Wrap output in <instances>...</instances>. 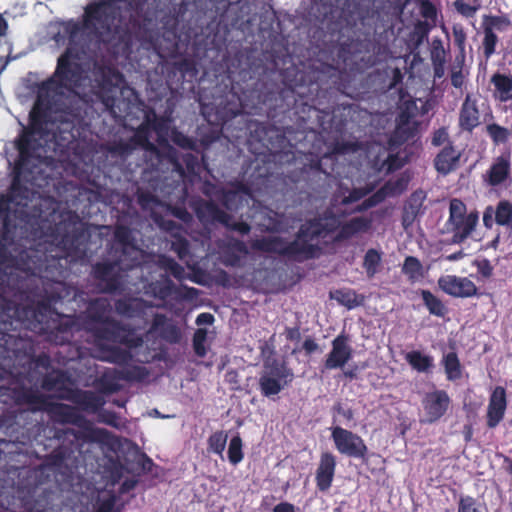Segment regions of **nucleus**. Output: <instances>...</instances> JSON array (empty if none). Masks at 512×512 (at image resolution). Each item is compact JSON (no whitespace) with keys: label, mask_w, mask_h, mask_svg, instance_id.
<instances>
[{"label":"nucleus","mask_w":512,"mask_h":512,"mask_svg":"<svg viewBox=\"0 0 512 512\" xmlns=\"http://www.w3.org/2000/svg\"><path fill=\"white\" fill-rule=\"evenodd\" d=\"M2 396L9 397L18 406L28 405L32 412H50L62 424L82 426L85 423L84 416L74 406L51 402L48 396L23 384L0 387V397Z\"/></svg>","instance_id":"7"},{"label":"nucleus","mask_w":512,"mask_h":512,"mask_svg":"<svg viewBox=\"0 0 512 512\" xmlns=\"http://www.w3.org/2000/svg\"><path fill=\"white\" fill-rule=\"evenodd\" d=\"M405 360L418 373H430L434 367L433 357L418 350L408 352Z\"/></svg>","instance_id":"39"},{"label":"nucleus","mask_w":512,"mask_h":512,"mask_svg":"<svg viewBox=\"0 0 512 512\" xmlns=\"http://www.w3.org/2000/svg\"><path fill=\"white\" fill-rule=\"evenodd\" d=\"M371 226L372 219L364 216L351 218L345 223L340 222L339 231L334 236L333 241L335 243L346 241L357 234L368 232Z\"/></svg>","instance_id":"27"},{"label":"nucleus","mask_w":512,"mask_h":512,"mask_svg":"<svg viewBox=\"0 0 512 512\" xmlns=\"http://www.w3.org/2000/svg\"><path fill=\"white\" fill-rule=\"evenodd\" d=\"M227 435L222 431L213 433L208 439L209 450L216 454H221L225 449Z\"/></svg>","instance_id":"62"},{"label":"nucleus","mask_w":512,"mask_h":512,"mask_svg":"<svg viewBox=\"0 0 512 512\" xmlns=\"http://www.w3.org/2000/svg\"><path fill=\"white\" fill-rule=\"evenodd\" d=\"M190 207L199 222L204 226L223 225L232 219V215L221 209L213 200H205L198 197L191 201Z\"/></svg>","instance_id":"14"},{"label":"nucleus","mask_w":512,"mask_h":512,"mask_svg":"<svg viewBox=\"0 0 512 512\" xmlns=\"http://www.w3.org/2000/svg\"><path fill=\"white\" fill-rule=\"evenodd\" d=\"M98 96L108 111L115 114L116 108L121 111L126 95L135 96L134 89L127 85L124 75L112 67H103L99 71Z\"/></svg>","instance_id":"8"},{"label":"nucleus","mask_w":512,"mask_h":512,"mask_svg":"<svg viewBox=\"0 0 512 512\" xmlns=\"http://www.w3.org/2000/svg\"><path fill=\"white\" fill-rule=\"evenodd\" d=\"M507 408L506 389L502 386H496L492 391L486 413V425L493 429L497 427L505 416Z\"/></svg>","instance_id":"20"},{"label":"nucleus","mask_w":512,"mask_h":512,"mask_svg":"<svg viewBox=\"0 0 512 512\" xmlns=\"http://www.w3.org/2000/svg\"><path fill=\"white\" fill-rule=\"evenodd\" d=\"M242 439L239 435L234 436L229 443L228 459L231 464L237 465L243 460Z\"/></svg>","instance_id":"56"},{"label":"nucleus","mask_w":512,"mask_h":512,"mask_svg":"<svg viewBox=\"0 0 512 512\" xmlns=\"http://www.w3.org/2000/svg\"><path fill=\"white\" fill-rule=\"evenodd\" d=\"M336 456L331 452H323L315 473L316 487L321 492L328 491L333 483L336 472Z\"/></svg>","instance_id":"21"},{"label":"nucleus","mask_w":512,"mask_h":512,"mask_svg":"<svg viewBox=\"0 0 512 512\" xmlns=\"http://www.w3.org/2000/svg\"><path fill=\"white\" fill-rule=\"evenodd\" d=\"M402 272L411 282H415L424 276L423 265L415 256H407L404 259Z\"/></svg>","instance_id":"45"},{"label":"nucleus","mask_w":512,"mask_h":512,"mask_svg":"<svg viewBox=\"0 0 512 512\" xmlns=\"http://www.w3.org/2000/svg\"><path fill=\"white\" fill-rule=\"evenodd\" d=\"M149 288L153 296L160 300H166L177 291L173 281L168 276H163L161 279L151 282Z\"/></svg>","instance_id":"42"},{"label":"nucleus","mask_w":512,"mask_h":512,"mask_svg":"<svg viewBox=\"0 0 512 512\" xmlns=\"http://www.w3.org/2000/svg\"><path fill=\"white\" fill-rule=\"evenodd\" d=\"M461 153L455 149L451 142L443 147L434 159L436 171L446 176L455 171L460 165Z\"/></svg>","instance_id":"26"},{"label":"nucleus","mask_w":512,"mask_h":512,"mask_svg":"<svg viewBox=\"0 0 512 512\" xmlns=\"http://www.w3.org/2000/svg\"><path fill=\"white\" fill-rule=\"evenodd\" d=\"M106 149L108 153L113 157L127 158L135 150L134 146L130 143V140L118 139L107 143Z\"/></svg>","instance_id":"49"},{"label":"nucleus","mask_w":512,"mask_h":512,"mask_svg":"<svg viewBox=\"0 0 512 512\" xmlns=\"http://www.w3.org/2000/svg\"><path fill=\"white\" fill-rule=\"evenodd\" d=\"M452 34L455 46L458 48L460 54L464 58L467 34L461 24H454L452 26Z\"/></svg>","instance_id":"60"},{"label":"nucleus","mask_w":512,"mask_h":512,"mask_svg":"<svg viewBox=\"0 0 512 512\" xmlns=\"http://www.w3.org/2000/svg\"><path fill=\"white\" fill-rule=\"evenodd\" d=\"M381 261L382 256L378 250L370 248L366 251L362 266L368 278H373L380 271Z\"/></svg>","instance_id":"44"},{"label":"nucleus","mask_w":512,"mask_h":512,"mask_svg":"<svg viewBox=\"0 0 512 512\" xmlns=\"http://www.w3.org/2000/svg\"><path fill=\"white\" fill-rule=\"evenodd\" d=\"M486 131L494 145L505 144L512 137V131L497 123L486 126Z\"/></svg>","instance_id":"50"},{"label":"nucleus","mask_w":512,"mask_h":512,"mask_svg":"<svg viewBox=\"0 0 512 512\" xmlns=\"http://www.w3.org/2000/svg\"><path fill=\"white\" fill-rule=\"evenodd\" d=\"M331 438L340 454L360 460L367 459L368 447L358 434L336 426L331 430Z\"/></svg>","instance_id":"11"},{"label":"nucleus","mask_w":512,"mask_h":512,"mask_svg":"<svg viewBox=\"0 0 512 512\" xmlns=\"http://www.w3.org/2000/svg\"><path fill=\"white\" fill-rule=\"evenodd\" d=\"M151 130L149 129V120L144 119L143 122L134 129V134L129 138L130 143L134 146V150L141 148L147 152L157 153V146L150 141Z\"/></svg>","instance_id":"32"},{"label":"nucleus","mask_w":512,"mask_h":512,"mask_svg":"<svg viewBox=\"0 0 512 512\" xmlns=\"http://www.w3.org/2000/svg\"><path fill=\"white\" fill-rule=\"evenodd\" d=\"M26 416L27 411L20 409H7L0 414V433L5 436L0 444L26 446L32 442L33 425Z\"/></svg>","instance_id":"9"},{"label":"nucleus","mask_w":512,"mask_h":512,"mask_svg":"<svg viewBox=\"0 0 512 512\" xmlns=\"http://www.w3.org/2000/svg\"><path fill=\"white\" fill-rule=\"evenodd\" d=\"M114 20V10L104 2L92 3L85 8L83 23L89 30L109 31Z\"/></svg>","instance_id":"15"},{"label":"nucleus","mask_w":512,"mask_h":512,"mask_svg":"<svg viewBox=\"0 0 512 512\" xmlns=\"http://www.w3.org/2000/svg\"><path fill=\"white\" fill-rule=\"evenodd\" d=\"M207 339V331L203 328H199L194 332L192 343L195 354L198 357H204L207 353L205 342Z\"/></svg>","instance_id":"58"},{"label":"nucleus","mask_w":512,"mask_h":512,"mask_svg":"<svg viewBox=\"0 0 512 512\" xmlns=\"http://www.w3.org/2000/svg\"><path fill=\"white\" fill-rule=\"evenodd\" d=\"M423 418L421 423L433 424L439 421L448 411L451 399L447 391L436 389L427 392L422 398Z\"/></svg>","instance_id":"13"},{"label":"nucleus","mask_w":512,"mask_h":512,"mask_svg":"<svg viewBox=\"0 0 512 512\" xmlns=\"http://www.w3.org/2000/svg\"><path fill=\"white\" fill-rule=\"evenodd\" d=\"M219 247L221 262L226 267H241L243 258L249 254L246 244L236 238L228 239Z\"/></svg>","instance_id":"22"},{"label":"nucleus","mask_w":512,"mask_h":512,"mask_svg":"<svg viewBox=\"0 0 512 512\" xmlns=\"http://www.w3.org/2000/svg\"><path fill=\"white\" fill-rule=\"evenodd\" d=\"M109 254L111 261H99L92 265L91 276L98 282L102 292L115 293L122 289L121 272L141 265L142 250L136 245L129 226H115Z\"/></svg>","instance_id":"5"},{"label":"nucleus","mask_w":512,"mask_h":512,"mask_svg":"<svg viewBox=\"0 0 512 512\" xmlns=\"http://www.w3.org/2000/svg\"><path fill=\"white\" fill-rule=\"evenodd\" d=\"M170 162L172 164V171L178 176V183H185L187 180L192 181L193 178L198 176L199 160L192 153L184 154L181 160L176 156H171Z\"/></svg>","instance_id":"25"},{"label":"nucleus","mask_w":512,"mask_h":512,"mask_svg":"<svg viewBox=\"0 0 512 512\" xmlns=\"http://www.w3.org/2000/svg\"><path fill=\"white\" fill-rule=\"evenodd\" d=\"M319 228L321 230L322 238L339 231L340 221L332 212H325L319 216Z\"/></svg>","instance_id":"52"},{"label":"nucleus","mask_w":512,"mask_h":512,"mask_svg":"<svg viewBox=\"0 0 512 512\" xmlns=\"http://www.w3.org/2000/svg\"><path fill=\"white\" fill-rule=\"evenodd\" d=\"M69 381L70 377L68 373L64 370L57 369L44 375L41 386L46 391L59 389L65 392V388L63 386Z\"/></svg>","instance_id":"41"},{"label":"nucleus","mask_w":512,"mask_h":512,"mask_svg":"<svg viewBox=\"0 0 512 512\" xmlns=\"http://www.w3.org/2000/svg\"><path fill=\"white\" fill-rule=\"evenodd\" d=\"M177 77V83L183 84L185 81L192 82L198 75L196 62L191 58H183L172 64L169 75Z\"/></svg>","instance_id":"33"},{"label":"nucleus","mask_w":512,"mask_h":512,"mask_svg":"<svg viewBox=\"0 0 512 512\" xmlns=\"http://www.w3.org/2000/svg\"><path fill=\"white\" fill-rule=\"evenodd\" d=\"M388 54V46L373 36L348 37L333 46V64L311 60L287 67L281 72L282 86L256 79L241 87L228 67L231 89L215 103L200 101L201 114L226 137L249 136L272 154L282 152L288 142L294 148L291 160L300 154L306 161L304 172L328 175L322 159L359 149L357 141L342 139L345 122L334 114V96L357 93L358 78Z\"/></svg>","instance_id":"1"},{"label":"nucleus","mask_w":512,"mask_h":512,"mask_svg":"<svg viewBox=\"0 0 512 512\" xmlns=\"http://www.w3.org/2000/svg\"><path fill=\"white\" fill-rule=\"evenodd\" d=\"M98 421L116 429H120L123 426L120 416L114 411L101 409L98 412Z\"/></svg>","instance_id":"61"},{"label":"nucleus","mask_w":512,"mask_h":512,"mask_svg":"<svg viewBox=\"0 0 512 512\" xmlns=\"http://www.w3.org/2000/svg\"><path fill=\"white\" fill-rule=\"evenodd\" d=\"M287 384H283L282 379L260 375L259 388L264 397L277 395Z\"/></svg>","instance_id":"47"},{"label":"nucleus","mask_w":512,"mask_h":512,"mask_svg":"<svg viewBox=\"0 0 512 512\" xmlns=\"http://www.w3.org/2000/svg\"><path fill=\"white\" fill-rule=\"evenodd\" d=\"M441 364L444 368L447 380L456 381L462 377L463 367L455 351L444 354Z\"/></svg>","instance_id":"40"},{"label":"nucleus","mask_w":512,"mask_h":512,"mask_svg":"<svg viewBox=\"0 0 512 512\" xmlns=\"http://www.w3.org/2000/svg\"><path fill=\"white\" fill-rule=\"evenodd\" d=\"M72 130V122L57 111L53 101L47 96H38L29 112L27 125L14 141L18 155L7 193L16 204L30 198L31 191L25 184L35 180L42 153L69 144L74 138Z\"/></svg>","instance_id":"2"},{"label":"nucleus","mask_w":512,"mask_h":512,"mask_svg":"<svg viewBox=\"0 0 512 512\" xmlns=\"http://www.w3.org/2000/svg\"><path fill=\"white\" fill-rule=\"evenodd\" d=\"M151 330L158 332L160 338L170 344H176L181 340L179 327L169 321L164 314L154 315Z\"/></svg>","instance_id":"30"},{"label":"nucleus","mask_w":512,"mask_h":512,"mask_svg":"<svg viewBox=\"0 0 512 512\" xmlns=\"http://www.w3.org/2000/svg\"><path fill=\"white\" fill-rule=\"evenodd\" d=\"M457 512H488L485 503L470 496H460L457 503Z\"/></svg>","instance_id":"51"},{"label":"nucleus","mask_w":512,"mask_h":512,"mask_svg":"<svg viewBox=\"0 0 512 512\" xmlns=\"http://www.w3.org/2000/svg\"><path fill=\"white\" fill-rule=\"evenodd\" d=\"M491 84L494 86L495 96L501 102L512 100V75L496 72L491 76Z\"/></svg>","instance_id":"36"},{"label":"nucleus","mask_w":512,"mask_h":512,"mask_svg":"<svg viewBox=\"0 0 512 512\" xmlns=\"http://www.w3.org/2000/svg\"><path fill=\"white\" fill-rule=\"evenodd\" d=\"M430 58L432 63H445L446 62V52L443 47V43L441 39L436 38L432 41L431 50H430Z\"/></svg>","instance_id":"64"},{"label":"nucleus","mask_w":512,"mask_h":512,"mask_svg":"<svg viewBox=\"0 0 512 512\" xmlns=\"http://www.w3.org/2000/svg\"><path fill=\"white\" fill-rule=\"evenodd\" d=\"M408 186V179L404 177H398L396 179H390L383 185L389 197L397 196L402 194Z\"/></svg>","instance_id":"57"},{"label":"nucleus","mask_w":512,"mask_h":512,"mask_svg":"<svg viewBox=\"0 0 512 512\" xmlns=\"http://www.w3.org/2000/svg\"><path fill=\"white\" fill-rule=\"evenodd\" d=\"M99 348L102 354L100 357L102 361L117 365H125L132 359L131 352L119 346L99 345Z\"/></svg>","instance_id":"37"},{"label":"nucleus","mask_w":512,"mask_h":512,"mask_svg":"<svg viewBox=\"0 0 512 512\" xmlns=\"http://www.w3.org/2000/svg\"><path fill=\"white\" fill-rule=\"evenodd\" d=\"M61 398L72 402L80 410L92 414L98 413L106 403L103 396L94 391L80 388L65 387V393L61 395Z\"/></svg>","instance_id":"16"},{"label":"nucleus","mask_w":512,"mask_h":512,"mask_svg":"<svg viewBox=\"0 0 512 512\" xmlns=\"http://www.w3.org/2000/svg\"><path fill=\"white\" fill-rule=\"evenodd\" d=\"M467 209L464 202L460 199L454 198L449 204V218L448 222L458 220L462 217L467 216Z\"/></svg>","instance_id":"59"},{"label":"nucleus","mask_w":512,"mask_h":512,"mask_svg":"<svg viewBox=\"0 0 512 512\" xmlns=\"http://www.w3.org/2000/svg\"><path fill=\"white\" fill-rule=\"evenodd\" d=\"M421 297L430 314L437 317H444L447 309L438 297L429 290H421Z\"/></svg>","instance_id":"46"},{"label":"nucleus","mask_w":512,"mask_h":512,"mask_svg":"<svg viewBox=\"0 0 512 512\" xmlns=\"http://www.w3.org/2000/svg\"><path fill=\"white\" fill-rule=\"evenodd\" d=\"M114 307L120 316L134 318L144 312L145 304L140 298H120L115 301Z\"/></svg>","instance_id":"35"},{"label":"nucleus","mask_w":512,"mask_h":512,"mask_svg":"<svg viewBox=\"0 0 512 512\" xmlns=\"http://www.w3.org/2000/svg\"><path fill=\"white\" fill-rule=\"evenodd\" d=\"M494 220L499 226L512 230V202L500 200L494 210Z\"/></svg>","instance_id":"43"},{"label":"nucleus","mask_w":512,"mask_h":512,"mask_svg":"<svg viewBox=\"0 0 512 512\" xmlns=\"http://www.w3.org/2000/svg\"><path fill=\"white\" fill-rule=\"evenodd\" d=\"M480 125V110L478 100L468 93L460 107L458 126L462 131L471 133Z\"/></svg>","instance_id":"23"},{"label":"nucleus","mask_w":512,"mask_h":512,"mask_svg":"<svg viewBox=\"0 0 512 512\" xmlns=\"http://www.w3.org/2000/svg\"><path fill=\"white\" fill-rule=\"evenodd\" d=\"M511 152L502 153L496 157L486 171L485 181L492 187L500 186L510 178Z\"/></svg>","instance_id":"24"},{"label":"nucleus","mask_w":512,"mask_h":512,"mask_svg":"<svg viewBox=\"0 0 512 512\" xmlns=\"http://www.w3.org/2000/svg\"><path fill=\"white\" fill-rule=\"evenodd\" d=\"M371 226L372 219L364 216L351 218L345 223L340 222L339 231L334 236L333 241L335 243L346 241L357 234L368 232Z\"/></svg>","instance_id":"28"},{"label":"nucleus","mask_w":512,"mask_h":512,"mask_svg":"<svg viewBox=\"0 0 512 512\" xmlns=\"http://www.w3.org/2000/svg\"><path fill=\"white\" fill-rule=\"evenodd\" d=\"M118 380H120L118 375L115 376L110 373H104L97 380L99 391L106 395L118 392L121 389Z\"/></svg>","instance_id":"53"},{"label":"nucleus","mask_w":512,"mask_h":512,"mask_svg":"<svg viewBox=\"0 0 512 512\" xmlns=\"http://www.w3.org/2000/svg\"><path fill=\"white\" fill-rule=\"evenodd\" d=\"M171 250L175 252L182 261L190 257V243L186 237L179 233L172 234Z\"/></svg>","instance_id":"54"},{"label":"nucleus","mask_w":512,"mask_h":512,"mask_svg":"<svg viewBox=\"0 0 512 512\" xmlns=\"http://www.w3.org/2000/svg\"><path fill=\"white\" fill-rule=\"evenodd\" d=\"M60 221L53 231L54 240L63 252L61 257L46 258L39 268L44 297L50 305H55L65 299H74L76 291L65 282L69 271L61 261L67 258L80 260L86 257L89 235L79 215L73 211L61 214Z\"/></svg>","instance_id":"3"},{"label":"nucleus","mask_w":512,"mask_h":512,"mask_svg":"<svg viewBox=\"0 0 512 512\" xmlns=\"http://www.w3.org/2000/svg\"><path fill=\"white\" fill-rule=\"evenodd\" d=\"M72 52L67 49L57 60L56 70L52 82H56L60 88H73L81 84L83 69Z\"/></svg>","instance_id":"10"},{"label":"nucleus","mask_w":512,"mask_h":512,"mask_svg":"<svg viewBox=\"0 0 512 512\" xmlns=\"http://www.w3.org/2000/svg\"><path fill=\"white\" fill-rule=\"evenodd\" d=\"M79 451L78 445L71 442L70 446H66L64 444L55 448L49 455L45 458V464L49 467L60 468L62 466H68V461L73 459H77L74 454Z\"/></svg>","instance_id":"31"},{"label":"nucleus","mask_w":512,"mask_h":512,"mask_svg":"<svg viewBox=\"0 0 512 512\" xmlns=\"http://www.w3.org/2000/svg\"><path fill=\"white\" fill-rule=\"evenodd\" d=\"M318 238H322L319 218L314 217L299 227L293 241L288 242L280 236H268L252 241L251 248L255 251L277 254L291 261L304 262L320 255V246L311 243Z\"/></svg>","instance_id":"6"},{"label":"nucleus","mask_w":512,"mask_h":512,"mask_svg":"<svg viewBox=\"0 0 512 512\" xmlns=\"http://www.w3.org/2000/svg\"><path fill=\"white\" fill-rule=\"evenodd\" d=\"M439 287L448 295L456 298H469L477 295V287L467 277L455 275L442 276L438 280Z\"/></svg>","instance_id":"19"},{"label":"nucleus","mask_w":512,"mask_h":512,"mask_svg":"<svg viewBox=\"0 0 512 512\" xmlns=\"http://www.w3.org/2000/svg\"><path fill=\"white\" fill-rule=\"evenodd\" d=\"M388 196L384 187H380L375 193L366 198L361 204H359L356 208V212H363L372 207L377 206L381 202H383Z\"/></svg>","instance_id":"55"},{"label":"nucleus","mask_w":512,"mask_h":512,"mask_svg":"<svg viewBox=\"0 0 512 512\" xmlns=\"http://www.w3.org/2000/svg\"><path fill=\"white\" fill-rule=\"evenodd\" d=\"M144 119L149 120V129L151 131L161 132L166 127L165 118L158 116L153 109H149L145 112Z\"/></svg>","instance_id":"63"},{"label":"nucleus","mask_w":512,"mask_h":512,"mask_svg":"<svg viewBox=\"0 0 512 512\" xmlns=\"http://www.w3.org/2000/svg\"><path fill=\"white\" fill-rule=\"evenodd\" d=\"M111 309L108 299L95 298L77 317H62L56 328L61 335L60 344L70 343L75 331L84 330L93 336L96 343L107 341L129 348L140 347L143 344L142 337L135 335L130 325L113 318L110 315Z\"/></svg>","instance_id":"4"},{"label":"nucleus","mask_w":512,"mask_h":512,"mask_svg":"<svg viewBox=\"0 0 512 512\" xmlns=\"http://www.w3.org/2000/svg\"><path fill=\"white\" fill-rule=\"evenodd\" d=\"M479 221V214L477 211L468 213L467 216L462 217L458 220L447 222L452 226L451 231L453 233L451 242L453 244L463 243L475 230Z\"/></svg>","instance_id":"29"},{"label":"nucleus","mask_w":512,"mask_h":512,"mask_svg":"<svg viewBox=\"0 0 512 512\" xmlns=\"http://www.w3.org/2000/svg\"><path fill=\"white\" fill-rule=\"evenodd\" d=\"M16 201L8 194L0 196V230L1 240L7 242L13 240L17 230L19 212L11 209V204Z\"/></svg>","instance_id":"18"},{"label":"nucleus","mask_w":512,"mask_h":512,"mask_svg":"<svg viewBox=\"0 0 512 512\" xmlns=\"http://www.w3.org/2000/svg\"><path fill=\"white\" fill-rule=\"evenodd\" d=\"M149 375V370L140 365H133L118 372V378L127 382H144Z\"/></svg>","instance_id":"48"},{"label":"nucleus","mask_w":512,"mask_h":512,"mask_svg":"<svg viewBox=\"0 0 512 512\" xmlns=\"http://www.w3.org/2000/svg\"><path fill=\"white\" fill-rule=\"evenodd\" d=\"M330 298L336 300L340 305L349 310L362 305L364 302V296L350 288H342L330 292Z\"/></svg>","instance_id":"38"},{"label":"nucleus","mask_w":512,"mask_h":512,"mask_svg":"<svg viewBox=\"0 0 512 512\" xmlns=\"http://www.w3.org/2000/svg\"><path fill=\"white\" fill-rule=\"evenodd\" d=\"M482 51L486 61L495 53L499 38L496 31H506L511 26V20L506 15L485 14L482 17Z\"/></svg>","instance_id":"12"},{"label":"nucleus","mask_w":512,"mask_h":512,"mask_svg":"<svg viewBox=\"0 0 512 512\" xmlns=\"http://www.w3.org/2000/svg\"><path fill=\"white\" fill-rule=\"evenodd\" d=\"M332 349L328 353L321 372L342 368L352 358V347L349 345V336L344 332L332 340Z\"/></svg>","instance_id":"17"},{"label":"nucleus","mask_w":512,"mask_h":512,"mask_svg":"<svg viewBox=\"0 0 512 512\" xmlns=\"http://www.w3.org/2000/svg\"><path fill=\"white\" fill-rule=\"evenodd\" d=\"M261 375L282 379L283 384H289L294 379L292 369L288 367L285 361L277 359L265 361Z\"/></svg>","instance_id":"34"}]
</instances>
